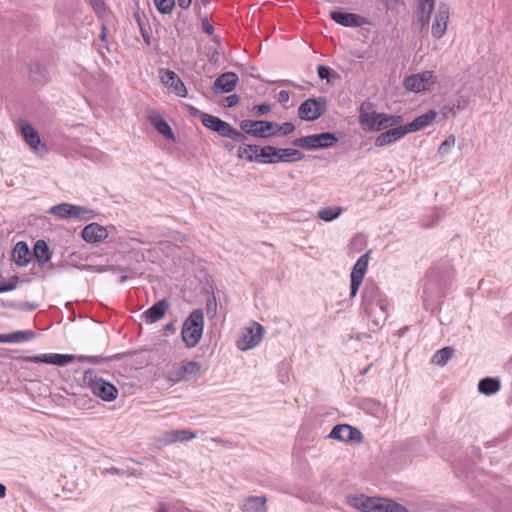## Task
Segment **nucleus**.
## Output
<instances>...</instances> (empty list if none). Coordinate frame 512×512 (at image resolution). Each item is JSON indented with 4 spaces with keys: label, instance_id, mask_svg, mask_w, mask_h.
<instances>
[{
    "label": "nucleus",
    "instance_id": "nucleus-1",
    "mask_svg": "<svg viewBox=\"0 0 512 512\" xmlns=\"http://www.w3.org/2000/svg\"><path fill=\"white\" fill-rule=\"evenodd\" d=\"M349 506L361 512H408V509L388 498L370 497L363 494L348 495Z\"/></svg>",
    "mask_w": 512,
    "mask_h": 512
},
{
    "label": "nucleus",
    "instance_id": "nucleus-2",
    "mask_svg": "<svg viewBox=\"0 0 512 512\" xmlns=\"http://www.w3.org/2000/svg\"><path fill=\"white\" fill-rule=\"evenodd\" d=\"M400 120V116L377 112L369 102H363L359 109L358 122L364 131H381L397 125Z\"/></svg>",
    "mask_w": 512,
    "mask_h": 512
},
{
    "label": "nucleus",
    "instance_id": "nucleus-3",
    "mask_svg": "<svg viewBox=\"0 0 512 512\" xmlns=\"http://www.w3.org/2000/svg\"><path fill=\"white\" fill-rule=\"evenodd\" d=\"M204 313L201 309L193 310L182 326V339L188 348L195 347L203 334Z\"/></svg>",
    "mask_w": 512,
    "mask_h": 512
},
{
    "label": "nucleus",
    "instance_id": "nucleus-4",
    "mask_svg": "<svg viewBox=\"0 0 512 512\" xmlns=\"http://www.w3.org/2000/svg\"><path fill=\"white\" fill-rule=\"evenodd\" d=\"M83 381L95 396L104 401L110 402L118 395V390L112 383L98 377L93 371H86Z\"/></svg>",
    "mask_w": 512,
    "mask_h": 512
},
{
    "label": "nucleus",
    "instance_id": "nucleus-5",
    "mask_svg": "<svg viewBox=\"0 0 512 512\" xmlns=\"http://www.w3.org/2000/svg\"><path fill=\"white\" fill-rule=\"evenodd\" d=\"M202 367L197 361H182L177 365H173L166 374V379L176 384L179 382H187L201 375Z\"/></svg>",
    "mask_w": 512,
    "mask_h": 512
},
{
    "label": "nucleus",
    "instance_id": "nucleus-6",
    "mask_svg": "<svg viewBox=\"0 0 512 512\" xmlns=\"http://www.w3.org/2000/svg\"><path fill=\"white\" fill-rule=\"evenodd\" d=\"M362 306L369 315L376 314L377 309L382 313L385 312L387 301L375 284L371 283L365 285L362 292Z\"/></svg>",
    "mask_w": 512,
    "mask_h": 512
},
{
    "label": "nucleus",
    "instance_id": "nucleus-7",
    "mask_svg": "<svg viewBox=\"0 0 512 512\" xmlns=\"http://www.w3.org/2000/svg\"><path fill=\"white\" fill-rule=\"evenodd\" d=\"M77 359L78 361L88 360L90 362H96L97 357L93 356H75L71 354H58V353H48V354H40L36 356H29L25 358V361L30 363H45L55 366H66Z\"/></svg>",
    "mask_w": 512,
    "mask_h": 512
},
{
    "label": "nucleus",
    "instance_id": "nucleus-8",
    "mask_svg": "<svg viewBox=\"0 0 512 512\" xmlns=\"http://www.w3.org/2000/svg\"><path fill=\"white\" fill-rule=\"evenodd\" d=\"M49 212L62 219L73 218L88 220L94 216V212L92 210L70 203H61L52 206Z\"/></svg>",
    "mask_w": 512,
    "mask_h": 512
},
{
    "label": "nucleus",
    "instance_id": "nucleus-9",
    "mask_svg": "<svg viewBox=\"0 0 512 512\" xmlns=\"http://www.w3.org/2000/svg\"><path fill=\"white\" fill-rule=\"evenodd\" d=\"M436 82V77L433 71H423L413 74L405 78L404 87L406 90L419 93L429 90Z\"/></svg>",
    "mask_w": 512,
    "mask_h": 512
},
{
    "label": "nucleus",
    "instance_id": "nucleus-10",
    "mask_svg": "<svg viewBox=\"0 0 512 512\" xmlns=\"http://www.w3.org/2000/svg\"><path fill=\"white\" fill-rule=\"evenodd\" d=\"M264 333L265 329L261 324L252 322L237 341L238 349L246 351L256 347L262 341Z\"/></svg>",
    "mask_w": 512,
    "mask_h": 512
},
{
    "label": "nucleus",
    "instance_id": "nucleus-11",
    "mask_svg": "<svg viewBox=\"0 0 512 512\" xmlns=\"http://www.w3.org/2000/svg\"><path fill=\"white\" fill-rule=\"evenodd\" d=\"M326 112V101L323 98H309L298 109L300 119L314 121Z\"/></svg>",
    "mask_w": 512,
    "mask_h": 512
},
{
    "label": "nucleus",
    "instance_id": "nucleus-12",
    "mask_svg": "<svg viewBox=\"0 0 512 512\" xmlns=\"http://www.w3.org/2000/svg\"><path fill=\"white\" fill-rule=\"evenodd\" d=\"M240 128L246 134H249L258 138H268L274 136V126L273 122L265 121V120H242L240 123Z\"/></svg>",
    "mask_w": 512,
    "mask_h": 512
},
{
    "label": "nucleus",
    "instance_id": "nucleus-13",
    "mask_svg": "<svg viewBox=\"0 0 512 512\" xmlns=\"http://www.w3.org/2000/svg\"><path fill=\"white\" fill-rule=\"evenodd\" d=\"M450 19V8L448 4L440 2L434 16L431 33L436 39H441L447 30Z\"/></svg>",
    "mask_w": 512,
    "mask_h": 512
},
{
    "label": "nucleus",
    "instance_id": "nucleus-14",
    "mask_svg": "<svg viewBox=\"0 0 512 512\" xmlns=\"http://www.w3.org/2000/svg\"><path fill=\"white\" fill-rule=\"evenodd\" d=\"M20 129L25 143L33 152L40 154L47 152L46 145L41 142L39 133L30 123L22 121L20 123Z\"/></svg>",
    "mask_w": 512,
    "mask_h": 512
},
{
    "label": "nucleus",
    "instance_id": "nucleus-15",
    "mask_svg": "<svg viewBox=\"0 0 512 512\" xmlns=\"http://www.w3.org/2000/svg\"><path fill=\"white\" fill-rule=\"evenodd\" d=\"M196 438V433L186 429H176L164 432L157 437L156 442L161 446H168L178 442H188Z\"/></svg>",
    "mask_w": 512,
    "mask_h": 512
},
{
    "label": "nucleus",
    "instance_id": "nucleus-16",
    "mask_svg": "<svg viewBox=\"0 0 512 512\" xmlns=\"http://www.w3.org/2000/svg\"><path fill=\"white\" fill-rule=\"evenodd\" d=\"M368 253L362 255L355 263L351 272L350 296L353 298L357 295L358 289L363 282V278L367 271Z\"/></svg>",
    "mask_w": 512,
    "mask_h": 512
},
{
    "label": "nucleus",
    "instance_id": "nucleus-17",
    "mask_svg": "<svg viewBox=\"0 0 512 512\" xmlns=\"http://www.w3.org/2000/svg\"><path fill=\"white\" fill-rule=\"evenodd\" d=\"M329 438L343 442H360L362 440V434L357 428L348 424H338L331 430Z\"/></svg>",
    "mask_w": 512,
    "mask_h": 512
},
{
    "label": "nucleus",
    "instance_id": "nucleus-18",
    "mask_svg": "<svg viewBox=\"0 0 512 512\" xmlns=\"http://www.w3.org/2000/svg\"><path fill=\"white\" fill-rule=\"evenodd\" d=\"M160 79L161 82L176 95L180 97L187 96V89L175 72L169 69H162L160 70Z\"/></svg>",
    "mask_w": 512,
    "mask_h": 512
},
{
    "label": "nucleus",
    "instance_id": "nucleus-19",
    "mask_svg": "<svg viewBox=\"0 0 512 512\" xmlns=\"http://www.w3.org/2000/svg\"><path fill=\"white\" fill-rule=\"evenodd\" d=\"M387 131L382 132L379 134L375 141L374 145L376 147H384L387 145H390L401 138H403L405 135L408 134V131L405 127V125L397 126V127H389Z\"/></svg>",
    "mask_w": 512,
    "mask_h": 512
},
{
    "label": "nucleus",
    "instance_id": "nucleus-20",
    "mask_svg": "<svg viewBox=\"0 0 512 512\" xmlns=\"http://www.w3.org/2000/svg\"><path fill=\"white\" fill-rule=\"evenodd\" d=\"M330 16L336 23L345 27H362L368 24L366 18L355 13L332 11Z\"/></svg>",
    "mask_w": 512,
    "mask_h": 512
},
{
    "label": "nucleus",
    "instance_id": "nucleus-21",
    "mask_svg": "<svg viewBox=\"0 0 512 512\" xmlns=\"http://www.w3.org/2000/svg\"><path fill=\"white\" fill-rule=\"evenodd\" d=\"M81 236L85 242L95 244L105 240L108 237V231L98 223H91L83 228Z\"/></svg>",
    "mask_w": 512,
    "mask_h": 512
},
{
    "label": "nucleus",
    "instance_id": "nucleus-22",
    "mask_svg": "<svg viewBox=\"0 0 512 512\" xmlns=\"http://www.w3.org/2000/svg\"><path fill=\"white\" fill-rule=\"evenodd\" d=\"M274 164L277 163H293L304 159L303 152L293 148H275L274 147Z\"/></svg>",
    "mask_w": 512,
    "mask_h": 512
},
{
    "label": "nucleus",
    "instance_id": "nucleus-23",
    "mask_svg": "<svg viewBox=\"0 0 512 512\" xmlns=\"http://www.w3.org/2000/svg\"><path fill=\"white\" fill-rule=\"evenodd\" d=\"M168 308H169V304H168L167 300L162 299V300L156 302L155 304H153L150 308H148L142 314L141 317L145 321V323L152 324V323H155V322L159 321L160 319H162L163 316L165 315L166 311L168 310Z\"/></svg>",
    "mask_w": 512,
    "mask_h": 512
},
{
    "label": "nucleus",
    "instance_id": "nucleus-24",
    "mask_svg": "<svg viewBox=\"0 0 512 512\" xmlns=\"http://www.w3.org/2000/svg\"><path fill=\"white\" fill-rule=\"evenodd\" d=\"M237 82L238 76L236 73H223L214 81V90L218 93H230L235 89Z\"/></svg>",
    "mask_w": 512,
    "mask_h": 512
},
{
    "label": "nucleus",
    "instance_id": "nucleus-25",
    "mask_svg": "<svg viewBox=\"0 0 512 512\" xmlns=\"http://www.w3.org/2000/svg\"><path fill=\"white\" fill-rule=\"evenodd\" d=\"M438 113L435 110H429L424 114L416 117L412 122L405 125L408 133L424 129L429 126L437 117Z\"/></svg>",
    "mask_w": 512,
    "mask_h": 512
},
{
    "label": "nucleus",
    "instance_id": "nucleus-26",
    "mask_svg": "<svg viewBox=\"0 0 512 512\" xmlns=\"http://www.w3.org/2000/svg\"><path fill=\"white\" fill-rule=\"evenodd\" d=\"M200 119H201L202 124L206 128H208L214 132H217L222 137L224 136L226 129L229 125V123L221 120L220 118L210 115V114H207V113H202L200 115Z\"/></svg>",
    "mask_w": 512,
    "mask_h": 512
},
{
    "label": "nucleus",
    "instance_id": "nucleus-27",
    "mask_svg": "<svg viewBox=\"0 0 512 512\" xmlns=\"http://www.w3.org/2000/svg\"><path fill=\"white\" fill-rule=\"evenodd\" d=\"M13 261L20 267H25L31 261L30 249L26 242L19 241L12 251Z\"/></svg>",
    "mask_w": 512,
    "mask_h": 512
},
{
    "label": "nucleus",
    "instance_id": "nucleus-28",
    "mask_svg": "<svg viewBox=\"0 0 512 512\" xmlns=\"http://www.w3.org/2000/svg\"><path fill=\"white\" fill-rule=\"evenodd\" d=\"M267 498L264 496H250L242 505V512H267Z\"/></svg>",
    "mask_w": 512,
    "mask_h": 512
},
{
    "label": "nucleus",
    "instance_id": "nucleus-29",
    "mask_svg": "<svg viewBox=\"0 0 512 512\" xmlns=\"http://www.w3.org/2000/svg\"><path fill=\"white\" fill-rule=\"evenodd\" d=\"M33 255L38 265L44 266L51 259L48 244L44 240L36 241L33 248Z\"/></svg>",
    "mask_w": 512,
    "mask_h": 512
},
{
    "label": "nucleus",
    "instance_id": "nucleus-30",
    "mask_svg": "<svg viewBox=\"0 0 512 512\" xmlns=\"http://www.w3.org/2000/svg\"><path fill=\"white\" fill-rule=\"evenodd\" d=\"M435 7V0H420L419 1V12L418 20L422 26L429 24L431 14Z\"/></svg>",
    "mask_w": 512,
    "mask_h": 512
},
{
    "label": "nucleus",
    "instance_id": "nucleus-31",
    "mask_svg": "<svg viewBox=\"0 0 512 512\" xmlns=\"http://www.w3.org/2000/svg\"><path fill=\"white\" fill-rule=\"evenodd\" d=\"M152 125L155 127V129L162 134L166 139L168 140H175L174 133L170 127V125L167 123V121L162 116H153L150 118Z\"/></svg>",
    "mask_w": 512,
    "mask_h": 512
},
{
    "label": "nucleus",
    "instance_id": "nucleus-32",
    "mask_svg": "<svg viewBox=\"0 0 512 512\" xmlns=\"http://www.w3.org/2000/svg\"><path fill=\"white\" fill-rule=\"evenodd\" d=\"M500 389V382L495 378H484L479 381L478 390L485 395H492Z\"/></svg>",
    "mask_w": 512,
    "mask_h": 512
},
{
    "label": "nucleus",
    "instance_id": "nucleus-33",
    "mask_svg": "<svg viewBox=\"0 0 512 512\" xmlns=\"http://www.w3.org/2000/svg\"><path fill=\"white\" fill-rule=\"evenodd\" d=\"M343 212V208L339 206L321 208L317 212V217L324 222H331L338 218Z\"/></svg>",
    "mask_w": 512,
    "mask_h": 512
},
{
    "label": "nucleus",
    "instance_id": "nucleus-34",
    "mask_svg": "<svg viewBox=\"0 0 512 512\" xmlns=\"http://www.w3.org/2000/svg\"><path fill=\"white\" fill-rule=\"evenodd\" d=\"M259 146L258 145H244L239 147L237 156L240 159H246L249 162H256L258 156Z\"/></svg>",
    "mask_w": 512,
    "mask_h": 512
},
{
    "label": "nucleus",
    "instance_id": "nucleus-35",
    "mask_svg": "<svg viewBox=\"0 0 512 512\" xmlns=\"http://www.w3.org/2000/svg\"><path fill=\"white\" fill-rule=\"evenodd\" d=\"M315 140H316V149H318V148H329V147L333 146L338 141V138L333 133L324 132V133H320V134H315Z\"/></svg>",
    "mask_w": 512,
    "mask_h": 512
},
{
    "label": "nucleus",
    "instance_id": "nucleus-36",
    "mask_svg": "<svg viewBox=\"0 0 512 512\" xmlns=\"http://www.w3.org/2000/svg\"><path fill=\"white\" fill-rule=\"evenodd\" d=\"M274 147L267 145L264 147L259 146L257 161L258 163L262 164H274Z\"/></svg>",
    "mask_w": 512,
    "mask_h": 512
},
{
    "label": "nucleus",
    "instance_id": "nucleus-37",
    "mask_svg": "<svg viewBox=\"0 0 512 512\" xmlns=\"http://www.w3.org/2000/svg\"><path fill=\"white\" fill-rule=\"evenodd\" d=\"M454 350L451 347H444L436 352L434 361L439 366H444L453 357Z\"/></svg>",
    "mask_w": 512,
    "mask_h": 512
},
{
    "label": "nucleus",
    "instance_id": "nucleus-38",
    "mask_svg": "<svg viewBox=\"0 0 512 512\" xmlns=\"http://www.w3.org/2000/svg\"><path fill=\"white\" fill-rule=\"evenodd\" d=\"M35 334L31 330L16 331L8 334V343H19L34 338Z\"/></svg>",
    "mask_w": 512,
    "mask_h": 512
},
{
    "label": "nucleus",
    "instance_id": "nucleus-39",
    "mask_svg": "<svg viewBox=\"0 0 512 512\" xmlns=\"http://www.w3.org/2000/svg\"><path fill=\"white\" fill-rule=\"evenodd\" d=\"M292 144L300 148L316 149L315 134L297 138L292 141Z\"/></svg>",
    "mask_w": 512,
    "mask_h": 512
},
{
    "label": "nucleus",
    "instance_id": "nucleus-40",
    "mask_svg": "<svg viewBox=\"0 0 512 512\" xmlns=\"http://www.w3.org/2000/svg\"><path fill=\"white\" fill-rule=\"evenodd\" d=\"M456 142L454 135H449L438 147L437 154L440 157L447 155L450 150L454 147Z\"/></svg>",
    "mask_w": 512,
    "mask_h": 512
},
{
    "label": "nucleus",
    "instance_id": "nucleus-41",
    "mask_svg": "<svg viewBox=\"0 0 512 512\" xmlns=\"http://www.w3.org/2000/svg\"><path fill=\"white\" fill-rule=\"evenodd\" d=\"M157 10L162 14H169L175 6V0H154Z\"/></svg>",
    "mask_w": 512,
    "mask_h": 512
},
{
    "label": "nucleus",
    "instance_id": "nucleus-42",
    "mask_svg": "<svg viewBox=\"0 0 512 512\" xmlns=\"http://www.w3.org/2000/svg\"><path fill=\"white\" fill-rule=\"evenodd\" d=\"M273 132L274 135L281 134V135H289L295 130V126L291 122H285L282 124H277L273 122Z\"/></svg>",
    "mask_w": 512,
    "mask_h": 512
},
{
    "label": "nucleus",
    "instance_id": "nucleus-43",
    "mask_svg": "<svg viewBox=\"0 0 512 512\" xmlns=\"http://www.w3.org/2000/svg\"><path fill=\"white\" fill-rule=\"evenodd\" d=\"M223 137L230 138L236 142H244L247 139L243 132L233 128L230 124L228 125Z\"/></svg>",
    "mask_w": 512,
    "mask_h": 512
},
{
    "label": "nucleus",
    "instance_id": "nucleus-44",
    "mask_svg": "<svg viewBox=\"0 0 512 512\" xmlns=\"http://www.w3.org/2000/svg\"><path fill=\"white\" fill-rule=\"evenodd\" d=\"M83 155L93 161H101L104 157V154L95 148H88Z\"/></svg>",
    "mask_w": 512,
    "mask_h": 512
},
{
    "label": "nucleus",
    "instance_id": "nucleus-45",
    "mask_svg": "<svg viewBox=\"0 0 512 512\" xmlns=\"http://www.w3.org/2000/svg\"><path fill=\"white\" fill-rule=\"evenodd\" d=\"M89 3L97 14L105 12L104 0H89Z\"/></svg>",
    "mask_w": 512,
    "mask_h": 512
},
{
    "label": "nucleus",
    "instance_id": "nucleus-46",
    "mask_svg": "<svg viewBox=\"0 0 512 512\" xmlns=\"http://www.w3.org/2000/svg\"><path fill=\"white\" fill-rule=\"evenodd\" d=\"M18 282V277H13L7 284L0 285V293L8 292L16 289Z\"/></svg>",
    "mask_w": 512,
    "mask_h": 512
},
{
    "label": "nucleus",
    "instance_id": "nucleus-47",
    "mask_svg": "<svg viewBox=\"0 0 512 512\" xmlns=\"http://www.w3.org/2000/svg\"><path fill=\"white\" fill-rule=\"evenodd\" d=\"M330 71L331 70L329 67L323 65H319L317 67V73L320 79H326L327 81H329Z\"/></svg>",
    "mask_w": 512,
    "mask_h": 512
},
{
    "label": "nucleus",
    "instance_id": "nucleus-48",
    "mask_svg": "<svg viewBox=\"0 0 512 512\" xmlns=\"http://www.w3.org/2000/svg\"><path fill=\"white\" fill-rule=\"evenodd\" d=\"M254 111L257 116L267 114L270 111V105L267 103L256 105L254 106Z\"/></svg>",
    "mask_w": 512,
    "mask_h": 512
},
{
    "label": "nucleus",
    "instance_id": "nucleus-49",
    "mask_svg": "<svg viewBox=\"0 0 512 512\" xmlns=\"http://www.w3.org/2000/svg\"><path fill=\"white\" fill-rule=\"evenodd\" d=\"M456 107L454 104H447V105H444L442 108H441V113L444 117H448L449 115H455L456 114V111H455Z\"/></svg>",
    "mask_w": 512,
    "mask_h": 512
},
{
    "label": "nucleus",
    "instance_id": "nucleus-50",
    "mask_svg": "<svg viewBox=\"0 0 512 512\" xmlns=\"http://www.w3.org/2000/svg\"><path fill=\"white\" fill-rule=\"evenodd\" d=\"M225 107H233L239 102V96L236 94L229 95L225 98Z\"/></svg>",
    "mask_w": 512,
    "mask_h": 512
},
{
    "label": "nucleus",
    "instance_id": "nucleus-51",
    "mask_svg": "<svg viewBox=\"0 0 512 512\" xmlns=\"http://www.w3.org/2000/svg\"><path fill=\"white\" fill-rule=\"evenodd\" d=\"M216 306L217 304L215 298L208 300L206 305L207 314L213 317L216 314Z\"/></svg>",
    "mask_w": 512,
    "mask_h": 512
},
{
    "label": "nucleus",
    "instance_id": "nucleus-52",
    "mask_svg": "<svg viewBox=\"0 0 512 512\" xmlns=\"http://www.w3.org/2000/svg\"><path fill=\"white\" fill-rule=\"evenodd\" d=\"M201 25H202V30L205 33H207L209 35L213 34L214 27H213L212 23H210V21L207 18L202 19Z\"/></svg>",
    "mask_w": 512,
    "mask_h": 512
},
{
    "label": "nucleus",
    "instance_id": "nucleus-53",
    "mask_svg": "<svg viewBox=\"0 0 512 512\" xmlns=\"http://www.w3.org/2000/svg\"><path fill=\"white\" fill-rule=\"evenodd\" d=\"M468 104H469L468 99L464 98V97H459L454 103L457 110L466 109L468 107Z\"/></svg>",
    "mask_w": 512,
    "mask_h": 512
},
{
    "label": "nucleus",
    "instance_id": "nucleus-54",
    "mask_svg": "<svg viewBox=\"0 0 512 512\" xmlns=\"http://www.w3.org/2000/svg\"><path fill=\"white\" fill-rule=\"evenodd\" d=\"M290 99V95H289V92L286 91V90H281L279 93H278V100L282 103H286L288 102Z\"/></svg>",
    "mask_w": 512,
    "mask_h": 512
},
{
    "label": "nucleus",
    "instance_id": "nucleus-55",
    "mask_svg": "<svg viewBox=\"0 0 512 512\" xmlns=\"http://www.w3.org/2000/svg\"><path fill=\"white\" fill-rule=\"evenodd\" d=\"M138 23H139V26H140V30H141V34L143 36V39L144 41L147 43V44H150V37L149 35L147 34L146 30L144 29L141 21H140V18H138Z\"/></svg>",
    "mask_w": 512,
    "mask_h": 512
},
{
    "label": "nucleus",
    "instance_id": "nucleus-56",
    "mask_svg": "<svg viewBox=\"0 0 512 512\" xmlns=\"http://www.w3.org/2000/svg\"><path fill=\"white\" fill-rule=\"evenodd\" d=\"M192 3V0H178V6L181 8V9H188L190 7Z\"/></svg>",
    "mask_w": 512,
    "mask_h": 512
},
{
    "label": "nucleus",
    "instance_id": "nucleus-57",
    "mask_svg": "<svg viewBox=\"0 0 512 512\" xmlns=\"http://www.w3.org/2000/svg\"><path fill=\"white\" fill-rule=\"evenodd\" d=\"M6 495V487L0 483V498H4Z\"/></svg>",
    "mask_w": 512,
    "mask_h": 512
},
{
    "label": "nucleus",
    "instance_id": "nucleus-58",
    "mask_svg": "<svg viewBox=\"0 0 512 512\" xmlns=\"http://www.w3.org/2000/svg\"><path fill=\"white\" fill-rule=\"evenodd\" d=\"M156 512H168L164 503H160Z\"/></svg>",
    "mask_w": 512,
    "mask_h": 512
},
{
    "label": "nucleus",
    "instance_id": "nucleus-59",
    "mask_svg": "<svg viewBox=\"0 0 512 512\" xmlns=\"http://www.w3.org/2000/svg\"><path fill=\"white\" fill-rule=\"evenodd\" d=\"M0 343H8V334H0Z\"/></svg>",
    "mask_w": 512,
    "mask_h": 512
},
{
    "label": "nucleus",
    "instance_id": "nucleus-60",
    "mask_svg": "<svg viewBox=\"0 0 512 512\" xmlns=\"http://www.w3.org/2000/svg\"><path fill=\"white\" fill-rule=\"evenodd\" d=\"M126 279H127V276H126V275H123V276H121V278H120V282H121V283H123L124 281H126Z\"/></svg>",
    "mask_w": 512,
    "mask_h": 512
},
{
    "label": "nucleus",
    "instance_id": "nucleus-61",
    "mask_svg": "<svg viewBox=\"0 0 512 512\" xmlns=\"http://www.w3.org/2000/svg\"><path fill=\"white\" fill-rule=\"evenodd\" d=\"M201 2L204 6H206L207 4H209L210 0H201Z\"/></svg>",
    "mask_w": 512,
    "mask_h": 512
},
{
    "label": "nucleus",
    "instance_id": "nucleus-62",
    "mask_svg": "<svg viewBox=\"0 0 512 512\" xmlns=\"http://www.w3.org/2000/svg\"><path fill=\"white\" fill-rule=\"evenodd\" d=\"M212 441H214V442H221V440H219L217 438H213Z\"/></svg>",
    "mask_w": 512,
    "mask_h": 512
},
{
    "label": "nucleus",
    "instance_id": "nucleus-63",
    "mask_svg": "<svg viewBox=\"0 0 512 512\" xmlns=\"http://www.w3.org/2000/svg\"><path fill=\"white\" fill-rule=\"evenodd\" d=\"M111 471H112V473H115V472H117V469L116 468H112Z\"/></svg>",
    "mask_w": 512,
    "mask_h": 512
}]
</instances>
